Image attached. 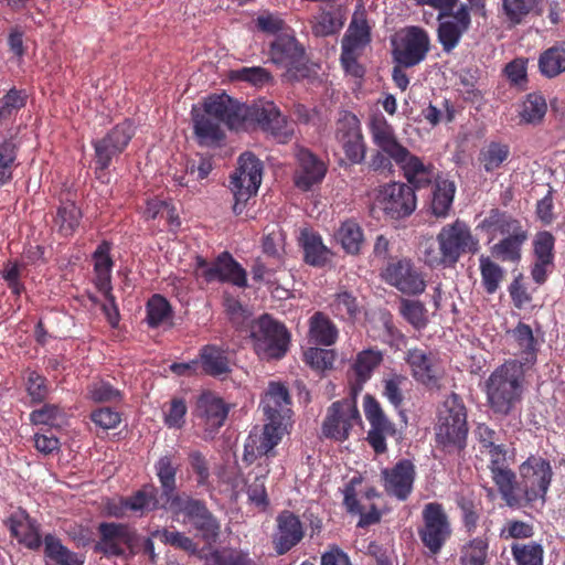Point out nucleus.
I'll return each mask as SVG.
<instances>
[{"mask_svg": "<svg viewBox=\"0 0 565 565\" xmlns=\"http://www.w3.org/2000/svg\"><path fill=\"white\" fill-rule=\"evenodd\" d=\"M298 167L295 172V185L301 191H309L322 182L328 167L323 160L307 148L300 147L296 153Z\"/></svg>", "mask_w": 565, "mask_h": 565, "instance_id": "obj_25", "label": "nucleus"}, {"mask_svg": "<svg viewBox=\"0 0 565 565\" xmlns=\"http://www.w3.org/2000/svg\"><path fill=\"white\" fill-rule=\"evenodd\" d=\"M228 78L235 83H245L255 88H264L274 84L273 74L263 66H243L231 70Z\"/></svg>", "mask_w": 565, "mask_h": 565, "instance_id": "obj_46", "label": "nucleus"}, {"mask_svg": "<svg viewBox=\"0 0 565 565\" xmlns=\"http://www.w3.org/2000/svg\"><path fill=\"white\" fill-rule=\"evenodd\" d=\"M489 540L477 536L469 540L460 550V565H486L488 563Z\"/></svg>", "mask_w": 565, "mask_h": 565, "instance_id": "obj_50", "label": "nucleus"}, {"mask_svg": "<svg viewBox=\"0 0 565 565\" xmlns=\"http://www.w3.org/2000/svg\"><path fill=\"white\" fill-rule=\"evenodd\" d=\"M456 504L460 510L462 526L469 535H472L478 527L482 505L471 495L459 494L456 498Z\"/></svg>", "mask_w": 565, "mask_h": 565, "instance_id": "obj_49", "label": "nucleus"}, {"mask_svg": "<svg viewBox=\"0 0 565 565\" xmlns=\"http://www.w3.org/2000/svg\"><path fill=\"white\" fill-rule=\"evenodd\" d=\"M202 370L205 374L221 377L231 372L225 352L216 345L207 344L200 350Z\"/></svg>", "mask_w": 565, "mask_h": 565, "instance_id": "obj_41", "label": "nucleus"}, {"mask_svg": "<svg viewBox=\"0 0 565 565\" xmlns=\"http://www.w3.org/2000/svg\"><path fill=\"white\" fill-rule=\"evenodd\" d=\"M454 181L437 177L433 184L430 210L436 217L445 218L449 215L456 194Z\"/></svg>", "mask_w": 565, "mask_h": 565, "instance_id": "obj_39", "label": "nucleus"}, {"mask_svg": "<svg viewBox=\"0 0 565 565\" xmlns=\"http://www.w3.org/2000/svg\"><path fill=\"white\" fill-rule=\"evenodd\" d=\"M512 335L520 348V354L518 358L508 361H515L523 365L525 370L531 371L537 361L536 340L532 328L526 323L519 322L513 329Z\"/></svg>", "mask_w": 565, "mask_h": 565, "instance_id": "obj_35", "label": "nucleus"}, {"mask_svg": "<svg viewBox=\"0 0 565 565\" xmlns=\"http://www.w3.org/2000/svg\"><path fill=\"white\" fill-rule=\"evenodd\" d=\"M364 413L371 426L366 440L376 455H382L387 450L386 437L395 436L396 427L372 395L364 396Z\"/></svg>", "mask_w": 565, "mask_h": 565, "instance_id": "obj_21", "label": "nucleus"}, {"mask_svg": "<svg viewBox=\"0 0 565 565\" xmlns=\"http://www.w3.org/2000/svg\"><path fill=\"white\" fill-rule=\"evenodd\" d=\"M204 111L231 130L260 128L279 143H288L295 134V124L269 100L246 105L227 94L212 95L204 104Z\"/></svg>", "mask_w": 565, "mask_h": 565, "instance_id": "obj_1", "label": "nucleus"}, {"mask_svg": "<svg viewBox=\"0 0 565 565\" xmlns=\"http://www.w3.org/2000/svg\"><path fill=\"white\" fill-rule=\"evenodd\" d=\"M339 337V330L323 312L317 311L309 319V339L316 344L330 347Z\"/></svg>", "mask_w": 565, "mask_h": 565, "instance_id": "obj_40", "label": "nucleus"}, {"mask_svg": "<svg viewBox=\"0 0 565 565\" xmlns=\"http://www.w3.org/2000/svg\"><path fill=\"white\" fill-rule=\"evenodd\" d=\"M383 383V395L395 408H399L405 399L404 388L408 383V379L402 374H391L384 379Z\"/></svg>", "mask_w": 565, "mask_h": 565, "instance_id": "obj_62", "label": "nucleus"}, {"mask_svg": "<svg viewBox=\"0 0 565 565\" xmlns=\"http://www.w3.org/2000/svg\"><path fill=\"white\" fill-rule=\"evenodd\" d=\"M423 525L418 535L431 555H437L450 539L452 530L449 518L439 502L426 503L422 511Z\"/></svg>", "mask_w": 565, "mask_h": 565, "instance_id": "obj_13", "label": "nucleus"}, {"mask_svg": "<svg viewBox=\"0 0 565 565\" xmlns=\"http://www.w3.org/2000/svg\"><path fill=\"white\" fill-rule=\"evenodd\" d=\"M383 361V354L377 349H366L356 354L351 365L352 377L350 386L354 393L362 391L364 384L372 377L374 370Z\"/></svg>", "mask_w": 565, "mask_h": 565, "instance_id": "obj_32", "label": "nucleus"}, {"mask_svg": "<svg viewBox=\"0 0 565 565\" xmlns=\"http://www.w3.org/2000/svg\"><path fill=\"white\" fill-rule=\"evenodd\" d=\"M451 17L455 20L439 22L437 29L438 41L445 52H451L460 42L463 33L468 31L471 24L469 8L462 4Z\"/></svg>", "mask_w": 565, "mask_h": 565, "instance_id": "obj_29", "label": "nucleus"}, {"mask_svg": "<svg viewBox=\"0 0 565 565\" xmlns=\"http://www.w3.org/2000/svg\"><path fill=\"white\" fill-rule=\"evenodd\" d=\"M268 58L277 67L285 68L284 77L288 82H299L311 74L306 50L292 34L276 35L269 44Z\"/></svg>", "mask_w": 565, "mask_h": 565, "instance_id": "obj_7", "label": "nucleus"}, {"mask_svg": "<svg viewBox=\"0 0 565 565\" xmlns=\"http://www.w3.org/2000/svg\"><path fill=\"white\" fill-rule=\"evenodd\" d=\"M99 541L95 551L107 557L124 556L127 551L137 553V544L140 541L136 530L125 523L102 522L98 525Z\"/></svg>", "mask_w": 565, "mask_h": 565, "instance_id": "obj_15", "label": "nucleus"}, {"mask_svg": "<svg viewBox=\"0 0 565 565\" xmlns=\"http://www.w3.org/2000/svg\"><path fill=\"white\" fill-rule=\"evenodd\" d=\"M147 323L154 329L172 319L173 310L170 302L161 295L154 294L146 305Z\"/></svg>", "mask_w": 565, "mask_h": 565, "instance_id": "obj_51", "label": "nucleus"}, {"mask_svg": "<svg viewBox=\"0 0 565 565\" xmlns=\"http://www.w3.org/2000/svg\"><path fill=\"white\" fill-rule=\"evenodd\" d=\"M249 338L255 353L263 360H279L289 349L290 333L286 326L266 313L252 322Z\"/></svg>", "mask_w": 565, "mask_h": 565, "instance_id": "obj_9", "label": "nucleus"}, {"mask_svg": "<svg viewBox=\"0 0 565 565\" xmlns=\"http://www.w3.org/2000/svg\"><path fill=\"white\" fill-rule=\"evenodd\" d=\"M290 395L288 388L279 382H269L262 396L259 407L263 409L266 422L285 426L284 422L290 414Z\"/></svg>", "mask_w": 565, "mask_h": 565, "instance_id": "obj_26", "label": "nucleus"}, {"mask_svg": "<svg viewBox=\"0 0 565 565\" xmlns=\"http://www.w3.org/2000/svg\"><path fill=\"white\" fill-rule=\"evenodd\" d=\"M95 273V279L94 284L98 291H100L110 305H111V312L108 311V306H103V311L105 312L108 322L116 327L119 321V309L116 302V298L113 295L111 290V271H94Z\"/></svg>", "mask_w": 565, "mask_h": 565, "instance_id": "obj_52", "label": "nucleus"}, {"mask_svg": "<svg viewBox=\"0 0 565 565\" xmlns=\"http://www.w3.org/2000/svg\"><path fill=\"white\" fill-rule=\"evenodd\" d=\"M361 424V416L354 399L344 398L333 402L327 411L321 425L326 438L343 441L349 438L354 425Z\"/></svg>", "mask_w": 565, "mask_h": 565, "instance_id": "obj_17", "label": "nucleus"}, {"mask_svg": "<svg viewBox=\"0 0 565 565\" xmlns=\"http://www.w3.org/2000/svg\"><path fill=\"white\" fill-rule=\"evenodd\" d=\"M305 536L302 523L298 515L289 510H284L276 518V532L273 535V544L278 555H285Z\"/></svg>", "mask_w": 565, "mask_h": 565, "instance_id": "obj_24", "label": "nucleus"}, {"mask_svg": "<svg viewBox=\"0 0 565 565\" xmlns=\"http://www.w3.org/2000/svg\"><path fill=\"white\" fill-rule=\"evenodd\" d=\"M82 220V211L73 202L63 203L56 212L54 217V226L57 233L63 237L72 236Z\"/></svg>", "mask_w": 565, "mask_h": 565, "instance_id": "obj_48", "label": "nucleus"}, {"mask_svg": "<svg viewBox=\"0 0 565 565\" xmlns=\"http://www.w3.org/2000/svg\"><path fill=\"white\" fill-rule=\"evenodd\" d=\"M527 237V232L503 237L490 248L491 255L501 262L518 264L522 257V246Z\"/></svg>", "mask_w": 565, "mask_h": 565, "instance_id": "obj_43", "label": "nucleus"}, {"mask_svg": "<svg viewBox=\"0 0 565 565\" xmlns=\"http://www.w3.org/2000/svg\"><path fill=\"white\" fill-rule=\"evenodd\" d=\"M263 179V163L252 152L238 158V167L231 175L230 189L234 196L233 213L241 215L248 200L257 194Z\"/></svg>", "mask_w": 565, "mask_h": 565, "instance_id": "obj_10", "label": "nucleus"}, {"mask_svg": "<svg viewBox=\"0 0 565 565\" xmlns=\"http://www.w3.org/2000/svg\"><path fill=\"white\" fill-rule=\"evenodd\" d=\"M373 143L382 148L401 168L408 185L414 189L428 186L434 179V166L413 154L396 138L394 128L383 116H374L369 122Z\"/></svg>", "mask_w": 565, "mask_h": 565, "instance_id": "obj_3", "label": "nucleus"}, {"mask_svg": "<svg viewBox=\"0 0 565 565\" xmlns=\"http://www.w3.org/2000/svg\"><path fill=\"white\" fill-rule=\"evenodd\" d=\"M434 431L438 449L461 457L467 448L469 425L467 407L457 393H450L439 405Z\"/></svg>", "mask_w": 565, "mask_h": 565, "instance_id": "obj_5", "label": "nucleus"}, {"mask_svg": "<svg viewBox=\"0 0 565 565\" xmlns=\"http://www.w3.org/2000/svg\"><path fill=\"white\" fill-rule=\"evenodd\" d=\"M284 246L285 234L278 226L267 231L262 238L263 253L278 262L282 259Z\"/></svg>", "mask_w": 565, "mask_h": 565, "instance_id": "obj_63", "label": "nucleus"}, {"mask_svg": "<svg viewBox=\"0 0 565 565\" xmlns=\"http://www.w3.org/2000/svg\"><path fill=\"white\" fill-rule=\"evenodd\" d=\"M430 49L427 31L417 25L404 29L399 41L393 49V58L399 66L414 67L422 63Z\"/></svg>", "mask_w": 565, "mask_h": 565, "instance_id": "obj_19", "label": "nucleus"}, {"mask_svg": "<svg viewBox=\"0 0 565 565\" xmlns=\"http://www.w3.org/2000/svg\"><path fill=\"white\" fill-rule=\"evenodd\" d=\"M285 426L266 422L260 433L252 431L245 444L244 459L252 462L270 452L281 440Z\"/></svg>", "mask_w": 565, "mask_h": 565, "instance_id": "obj_28", "label": "nucleus"}, {"mask_svg": "<svg viewBox=\"0 0 565 565\" xmlns=\"http://www.w3.org/2000/svg\"><path fill=\"white\" fill-rule=\"evenodd\" d=\"M87 394L95 403L117 402L122 398V393L104 380L92 382L87 386Z\"/></svg>", "mask_w": 565, "mask_h": 565, "instance_id": "obj_64", "label": "nucleus"}, {"mask_svg": "<svg viewBox=\"0 0 565 565\" xmlns=\"http://www.w3.org/2000/svg\"><path fill=\"white\" fill-rule=\"evenodd\" d=\"M382 279L406 295L425 291L426 282L419 268L407 257L392 258L381 271Z\"/></svg>", "mask_w": 565, "mask_h": 565, "instance_id": "obj_16", "label": "nucleus"}, {"mask_svg": "<svg viewBox=\"0 0 565 565\" xmlns=\"http://www.w3.org/2000/svg\"><path fill=\"white\" fill-rule=\"evenodd\" d=\"M109 140V138L103 137L92 142L95 150L96 171L107 170L110 167L113 159L119 157L124 152L115 145L110 143Z\"/></svg>", "mask_w": 565, "mask_h": 565, "instance_id": "obj_61", "label": "nucleus"}, {"mask_svg": "<svg viewBox=\"0 0 565 565\" xmlns=\"http://www.w3.org/2000/svg\"><path fill=\"white\" fill-rule=\"evenodd\" d=\"M423 246L424 262L429 267L450 268L462 255L475 253L478 249V241L467 223L457 218L441 227L436 241L428 239Z\"/></svg>", "mask_w": 565, "mask_h": 565, "instance_id": "obj_4", "label": "nucleus"}, {"mask_svg": "<svg viewBox=\"0 0 565 565\" xmlns=\"http://www.w3.org/2000/svg\"><path fill=\"white\" fill-rule=\"evenodd\" d=\"M370 42L371 29L364 17V12H355L342 39L341 50L362 53Z\"/></svg>", "mask_w": 565, "mask_h": 565, "instance_id": "obj_37", "label": "nucleus"}, {"mask_svg": "<svg viewBox=\"0 0 565 565\" xmlns=\"http://www.w3.org/2000/svg\"><path fill=\"white\" fill-rule=\"evenodd\" d=\"M478 227L492 236L499 234L503 237L527 232L518 218L499 209H491L488 216L481 221Z\"/></svg>", "mask_w": 565, "mask_h": 565, "instance_id": "obj_33", "label": "nucleus"}, {"mask_svg": "<svg viewBox=\"0 0 565 565\" xmlns=\"http://www.w3.org/2000/svg\"><path fill=\"white\" fill-rule=\"evenodd\" d=\"M529 372L515 361H505L491 372L483 391L493 415L500 418L520 417Z\"/></svg>", "mask_w": 565, "mask_h": 565, "instance_id": "obj_2", "label": "nucleus"}, {"mask_svg": "<svg viewBox=\"0 0 565 565\" xmlns=\"http://www.w3.org/2000/svg\"><path fill=\"white\" fill-rule=\"evenodd\" d=\"M329 308L335 318L344 321L355 320L360 312L356 298L347 290L335 294Z\"/></svg>", "mask_w": 565, "mask_h": 565, "instance_id": "obj_53", "label": "nucleus"}, {"mask_svg": "<svg viewBox=\"0 0 565 565\" xmlns=\"http://www.w3.org/2000/svg\"><path fill=\"white\" fill-rule=\"evenodd\" d=\"M539 70L547 78L565 72V40L556 42L540 54Z\"/></svg>", "mask_w": 565, "mask_h": 565, "instance_id": "obj_42", "label": "nucleus"}, {"mask_svg": "<svg viewBox=\"0 0 565 565\" xmlns=\"http://www.w3.org/2000/svg\"><path fill=\"white\" fill-rule=\"evenodd\" d=\"M302 247L305 262L308 265L313 267H323L329 262L331 250L323 244L319 234L303 232Z\"/></svg>", "mask_w": 565, "mask_h": 565, "instance_id": "obj_45", "label": "nucleus"}, {"mask_svg": "<svg viewBox=\"0 0 565 565\" xmlns=\"http://www.w3.org/2000/svg\"><path fill=\"white\" fill-rule=\"evenodd\" d=\"M151 535L156 539H159L166 545L173 546L174 548H179L190 554L198 553V544L193 541V539L186 536L182 532L170 531L164 527L161 530L152 531Z\"/></svg>", "mask_w": 565, "mask_h": 565, "instance_id": "obj_59", "label": "nucleus"}, {"mask_svg": "<svg viewBox=\"0 0 565 565\" xmlns=\"http://www.w3.org/2000/svg\"><path fill=\"white\" fill-rule=\"evenodd\" d=\"M376 202L384 214L392 220L409 216L417 204L414 188L403 182H390L381 186Z\"/></svg>", "mask_w": 565, "mask_h": 565, "instance_id": "obj_18", "label": "nucleus"}, {"mask_svg": "<svg viewBox=\"0 0 565 565\" xmlns=\"http://www.w3.org/2000/svg\"><path fill=\"white\" fill-rule=\"evenodd\" d=\"M228 413L230 406L213 393L204 392L198 397L194 415L203 426L206 438L214 437L224 425Z\"/></svg>", "mask_w": 565, "mask_h": 565, "instance_id": "obj_23", "label": "nucleus"}, {"mask_svg": "<svg viewBox=\"0 0 565 565\" xmlns=\"http://www.w3.org/2000/svg\"><path fill=\"white\" fill-rule=\"evenodd\" d=\"M205 565H257L249 554L241 548H211L203 556Z\"/></svg>", "mask_w": 565, "mask_h": 565, "instance_id": "obj_44", "label": "nucleus"}, {"mask_svg": "<svg viewBox=\"0 0 565 565\" xmlns=\"http://www.w3.org/2000/svg\"><path fill=\"white\" fill-rule=\"evenodd\" d=\"M381 477L386 494L405 501L413 492L416 468L412 460L401 459L392 468L383 469Z\"/></svg>", "mask_w": 565, "mask_h": 565, "instance_id": "obj_22", "label": "nucleus"}, {"mask_svg": "<svg viewBox=\"0 0 565 565\" xmlns=\"http://www.w3.org/2000/svg\"><path fill=\"white\" fill-rule=\"evenodd\" d=\"M179 468L180 465L171 454L161 456L154 463V472L161 488V499L166 500L169 507L174 504L177 497L188 495L185 492L177 491V473Z\"/></svg>", "mask_w": 565, "mask_h": 565, "instance_id": "obj_31", "label": "nucleus"}, {"mask_svg": "<svg viewBox=\"0 0 565 565\" xmlns=\"http://www.w3.org/2000/svg\"><path fill=\"white\" fill-rule=\"evenodd\" d=\"M6 525L11 536L17 539L20 544L33 551L41 547L42 537L39 524L30 516L26 510L18 508L12 511L6 521Z\"/></svg>", "mask_w": 565, "mask_h": 565, "instance_id": "obj_27", "label": "nucleus"}, {"mask_svg": "<svg viewBox=\"0 0 565 565\" xmlns=\"http://www.w3.org/2000/svg\"><path fill=\"white\" fill-rule=\"evenodd\" d=\"M130 512L145 516L157 510H168L169 503L159 497V489L153 483H146L128 497Z\"/></svg>", "mask_w": 565, "mask_h": 565, "instance_id": "obj_34", "label": "nucleus"}, {"mask_svg": "<svg viewBox=\"0 0 565 565\" xmlns=\"http://www.w3.org/2000/svg\"><path fill=\"white\" fill-rule=\"evenodd\" d=\"M514 565H544V547L536 541L510 545Z\"/></svg>", "mask_w": 565, "mask_h": 565, "instance_id": "obj_47", "label": "nucleus"}, {"mask_svg": "<svg viewBox=\"0 0 565 565\" xmlns=\"http://www.w3.org/2000/svg\"><path fill=\"white\" fill-rule=\"evenodd\" d=\"M481 281L487 294L493 295L504 278L503 268L494 263L489 256L481 255L479 258Z\"/></svg>", "mask_w": 565, "mask_h": 565, "instance_id": "obj_56", "label": "nucleus"}, {"mask_svg": "<svg viewBox=\"0 0 565 565\" xmlns=\"http://www.w3.org/2000/svg\"><path fill=\"white\" fill-rule=\"evenodd\" d=\"M361 483V478L353 477L342 490L343 492V504L347 511L351 514H359L360 520L358 522L359 527H366L372 524L380 522L381 514L374 504L371 505L369 512H364V508L361 505L356 498V484Z\"/></svg>", "mask_w": 565, "mask_h": 565, "instance_id": "obj_36", "label": "nucleus"}, {"mask_svg": "<svg viewBox=\"0 0 565 565\" xmlns=\"http://www.w3.org/2000/svg\"><path fill=\"white\" fill-rule=\"evenodd\" d=\"M488 468L491 473V479L498 491L510 508H516L521 504V499L518 493L514 492L515 484V472L510 468L509 459H513V454L509 457V449L507 445L500 444L489 450Z\"/></svg>", "mask_w": 565, "mask_h": 565, "instance_id": "obj_14", "label": "nucleus"}, {"mask_svg": "<svg viewBox=\"0 0 565 565\" xmlns=\"http://www.w3.org/2000/svg\"><path fill=\"white\" fill-rule=\"evenodd\" d=\"M519 480L515 479L514 492L522 505H531L537 500L545 502L553 480L551 461L539 455H530L518 468Z\"/></svg>", "mask_w": 565, "mask_h": 565, "instance_id": "obj_6", "label": "nucleus"}, {"mask_svg": "<svg viewBox=\"0 0 565 565\" xmlns=\"http://www.w3.org/2000/svg\"><path fill=\"white\" fill-rule=\"evenodd\" d=\"M554 246L555 237L547 231L540 232L533 242L535 262L531 269V275L539 285L546 281L550 267H553Z\"/></svg>", "mask_w": 565, "mask_h": 565, "instance_id": "obj_30", "label": "nucleus"}, {"mask_svg": "<svg viewBox=\"0 0 565 565\" xmlns=\"http://www.w3.org/2000/svg\"><path fill=\"white\" fill-rule=\"evenodd\" d=\"M334 140L344 153L345 164H361L365 160L367 145L361 121L352 111L340 113L334 126Z\"/></svg>", "mask_w": 565, "mask_h": 565, "instance_id": "obj_11", "label": "nucleus"}, {"mask_svg": "<svg viewBox=\"0 0 565 565\" xmlns=\"http://www.w3.org/2000/svg\"><path fill=\"white\" fill-rule=\"evenodd\" d=\"M399 313L416 330H423L428 324L427 309L419 300L402 299Z\"/></svg>", "mask_w": 565, "mask_h": 565, "instance_id": "obj_58", "label": "nucleus"}, {"mask_svg": "<svg viewBox=\"0 0 565 565\" xmlns=\"http://www.w3.org/2000/svg\"><path fill=\"white\" fill-rule=\"evenodd\" d=\"M509 156L510 148L508 145L491 141L481 149L479 161L486 172H493L508 160Z\"/></svg>", "mask_w": 565, "mask_h": 565, "instance_id": "obj_54", "label": "nucleus"}, {"mask_svg": "<svg viewBox=\"0 0 565 565\" xmlns=\"http://www.w3.org/2000/svg\"><path fill=\"white\" fill-rule=\"evenodd\" d=\"M174 518L183 516V522L189 523L200 539L207 545L215 544L221 536V522L210 511L206 502L190 494L177 497L174 504L169 507Z\"/></svg>", "mask_w": 565, "mask_h": 565, "instance_id": "obj_8", "label": "nucleus"}, {"mask_svg": "<svg viewBox=\"0 0 565 565\" xmlns=\"http://www.w3.org/2000/svg\"><path fill=\"white\" fill-rule=\"evenodd\" d=\"M194 132L198 136L200 143L210 146L222 141L225 137L220 127V122L213 121L210 116H200L194 120Z\"/></svg>", "mask_w": 565, "mask_h": 565, "instance_id": "obj_57", "label": "nucleus"}, {"mask_svg": "<svg viewBox=\"0 0 565 565\" xmlns=\"http://www.w3.org/2000/svg\"><path fill=\"white\" fill-rule=\"evenodd\" d=\"M195 275L206 284L218 281L238 288L247 287V273L228 252L221 253L213 262L202 256L195 258Z\"/></svg>", "mask_w": 565, "mask_h": 565, "instance_id": "obj_12", "label": "nucleus"}, {"mask_svg": "<svg viewBox=\"0 0 565 565\" xmlns=\"http://www.w3.org/2000/svg\"><path fill=\"white\" fill-rule=\"evenodd\" d=\"M546 111L545 98L539 93H530L522 103L520 117L526 124L537 125L544 119Z\"/></svg>", "mask_w": 565, "mask_h": 565, "instance_id": "obj_55", "label": "nucleus"}, {"mask_svg": "<svg viewBox=\"0 0 565 565\" xmlns=\"http://www.w3.org/2000/svg\"><path fill=\"white\" fill-rule=\"evenodd\" d=\"M543 1L544 0H502V9L511 23L519 24Z\"/></svg>", "mask_w": 565, "mask_h": 565, "instance_id": "obj_60", "label": "nucleus"}, {"mask_svg": "<svg viewBox=\"0 0 565 565\" xmlns=\"http://www.w3.org/2000/svg\"><path fill=\"white\" fill-rule=\"evenodd\" d=\"M405 361L411 367L412 376L418 383L430 390L440 388L445 369L436 353L412 348L406 351Z\"/></svg>", "mask_w": 565, "mask_h": 565, "instance_id": "obj_20", "label": "nucleus"}, {"mask_svg": "<svg viewBox=\"0 0 565 565\" xmlns=\"http://www.w3.org/2000/svg\"><path fill=\"white\" fill-rule=\"evenodd\" d=\"M334 238L342 249L351 256L360 255L365 244L363 228L354 218L341 222L334 233Z\"/></svg>", "mask_w": 565, "mask_h": 565, "instance_id": "obj_38", "label": "nucleus"}]
</instances>
